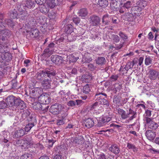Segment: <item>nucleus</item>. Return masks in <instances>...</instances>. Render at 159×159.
I'll use <instances>...</instances> for the list:
<instances>
[{
  "mask_svg": "<svg viewBox=\"0 0 159 159\" xmlns=\"http://www.w3.org/2000/svg\"><path fill=\"white\" fill-rule=\"evenodd\" d=\"M51 61L57 65H60L62 62L63 58L58 55H52L51 57Z\"/></svg>",
  "mask_w": 159,
  "mask_h": 159,
  "instance_id": "12",
  "label": "nucleus"
},
{
  "mask_svg": "<svg viewBox=\"0 0 159 159\" xmlns=\"http://www.w3.org/2000/svg\"><path fill=\"white\" fill-rule=\"evenodd\" d=\"M73 21L76 24H77L80 22V20L78 17H74L73 19Z\"/></svg>",
  "mask_w": 159,
  "mask_h": 159,
  "instance_id": "59",
  "label": "nucleus"
},
{
  "mask_svg": "<svg viewBox=\"0 0 159 159\" xmlns=\"http://www.w3.org/2000/svg\"><path fill=\"white\" fill-rule=\"evenodd\" d=\"M147 139L150 140H153L156 136V134L151 130L147 131L145 133Z\"/></svg>",
  "mask_w": 159,
  "mask_h": 159,
  "instance_id": "16",
  "label": "nucleus"
},
{
  "mask_svg": "<svg viewBox=\"0 0 159 159\" xmlns=\"http://www.w3.org/2000/svg\"><path fill=\"white\" fill-rule=\"evenodd\" d=\"M137 9L138 10L143 9L147 5L146 1L143 0H139L137 3Z\"/></svg>",
  "mask_w": 159,
  "mask_h": 159,
  "instance_id": "20",
  "label": "nucleus"
},
{
  "mask_svg": "<svg viewBox=\"0 0 159 159\" xmlns=\"http://www.w3.org/2000/svg\"><path fill=\"white\" fill-rule=\"evenodd\" d=\"M151 115V111L147 109L145 111V113L143 115V120L144 122H146V120H145V118H150V117Z\"/></svg>",
  "mask_w": 159,
  "mask_h": 159,
  "instance_id": "33",
  "label": "nucleus"
},
{
  "mask_svg": "<svg viewBox=\"0 0 159 159\" xmlns=\"http://www.w3.org/2000/svg\"><path fill=\"white\" fill-rule=\"evenodd\" d=\"M25 132L23 129L19 128L12 133V137L15 139L20 137L24 135Z\"/></svg>",
  "mask_w": 159,
  "mask_h": 159,
  "instance_id": "9",
  "label": "nucleus"
},
{
  "mask_svg": "<svg viewBox=\"0 0 159 159\" xmlns=\"http://www.w3.org/2000/svg\"><path fill=\"white\" fill-rule=\"evenodd\" d=\"M111 39L113 40L114 43H117L119 42L120 39L118 35L113 34L111 36Z\"/></svg>",
  "mask_w": 159,
  "mask_h": 159,
  "instance_id": "42",
  "label": "nucleus"
},
{
  "mask_svg": "<svg viewBox=\"0 0 159 159\" xmlns=\"http://www.w3.org/2000/svg\"><path fill=\"white\" fill-rule=\"evenodd\" d=\"M152 59L150 57H146L145 60V64L146 65L148 66L151 64L152 62Z\"/></svg>",
  "mask_w": 159,
  "mask_h": 159,
  "instance_id": "38",
  "label": "nucleus"
},
{
  "mask_svg": "<svg viewBox=\"0 0 159 159\" xmlns=\"http://www.w3.org/2000/svg\"><path fill=\"white\" fill-rule=\"evenodd\" d=\"M48 16L51 19H54L57 16V14L54 11H51L48 12Z\"/></svg>",
  "mask_w": 159,
  "mask_h": 159,
  "instance_id": "39",
  "label": "nucleus"
},
{
  "mask_svg": "<svg viewBox=\"0 0 159 159\" xmlns=\"http://www.w3.org/2000/svg\"><path fill=\"white\" fill-rule=\"evenodd\" d=\"M67 105L68 106L74 107L75 105L76 102L73 100H70L68 102Z\"/></svg>",
  "mask_w": 159,
  "mask_h": 159,
  "instance_id": "55",
  "label": "nucleus"
},
{
  "mask_svg": "<svg viewBox=\"0 0 159 159\" xmlns=\"http://www.w3.org/2000/svg\"><path fill=\"white\" fill-rule=\"evenodd\" d=\"M105 59L103 57H99L96 60V63L98 65H102L105 64Z\"/></svg>",
  "mask_w": 159,
  "mask_h": 159,
  "instance_id": "25",
  "label": "nucleus"
},
{
  "mask_svg": "<svg viewBox=\"0 0 159 159\" xmlns=\"http://www.w3.org/2000/svg\"><path fill=\"white\" fill-rule=\"evenodd\" d=\"M62 157L60 154H56L54 157L53 159H62Z\"/></svg>",
  "mask_w": 159,
  "mask_h": 159,
  "instance_id": "64",
  "label": "nucleus"
},
{
  "mask_svg": "<svg viewBox=\"0 0 159 159\" xmlns=\"http://www.w3.org/2000/svg\"><path fill=\"white\" fill-rule=\"evenodd\" d=\"M98 4L102 7H105L107 6L108 3L106 0H98Z\"/></svg>",
  "mask_w": 159,
  "mask_h": 159,
  "instance_id": "27",
  "label": "nucleus"
},
{
  "mask_svg": "<svg viewBox=\"0 0 159 159\" xmlns=\"http://www.w3.org/2000/svg\"><path fill=\"white\" fill-rule=\"evenodd\" d=\"M90 109L96 114L100 113L103 109V107L100 105V102H96L91 105Z\"/></svg>",
  "mask_w": 159,
  "mask_h": 159,
  "instance_id": "3",
  "label": "nucleus"
},
{
  "mask_svg": "<svg viewBox=\"0 0 159 159\" xmlns=\"http://www.w3.org/2000/svg\"><path fill=\"white\" fill-rule=\"evenodd\" d=\"M19 99V98L11 95L7 97L6 101L9 107H16V105H17Z\"/></svg>",
  "mask_w": 159,
  "mask_h": 159,
  "instance_id": "4",
  "label": "nucleus"
},
{
  "mask_svg": "<svg viewBox=\"0 0 159 159\" xmlns=\"http://www.w3.org/2000/svg\"><path fill=\"white\" fill-rule=\"evenodd\" d=\"M31 155L29 153L25 154L22 155L20 157V159H30Z\"/></svg>",
  "mask_w": 159,
  "mask_h": 159,
  "instance_id": "46",
  "label": "nucleus"
},
{
  "mask_svg": "<svg viewBox=\"0 0 159 159\" xmlns=\"http://www.w3.org/2000/svg\"><path fill=\"white\" fill-rule=\"evenodd\" d=\"M77 13L78 15L82 18L85 17L88 13L87 11H79Z\"/></svg>",
  "mask_w": 159,
  "mask_h": 159,
  "instance_id": "37",
  "label": "nucleus"
},
{
  "mask_svg": "<svg viewBox=\"0 0 159 159\" xmlns=\"http://www.w3.org/2000/svg\"><path fill=\"white\" fill-rule=\"evenodd\" d=\"M55 141H54L53 139H49L48 140V146L49 147H52L53 145V144L55 143Z\"/></svg>",
  "mask_w": 159,
  "mask_h": 159,
  "instance_id": "56",
  "label": "nucleus"
},
{
  "mask_svg": "<svg viewBox=\"0 0 159 159\" xmlns=\"http://www.w3.org/2000/svg\"><path fill=\"white\" fill-rule=\"evenodd\" d=\"M99 102H100V104L104 105L105 107H107L109 106V102L107 99L103 98Z\"/></svg>",
  "mask_w": 159,
  "mask_h": 159,
  "instance_id": "40",
  "label": "nucleus"
},
{
  "mask_svg": "<svg viewBox=\"0 0 159 159\" xmlns=\"http://www.w3.org/2000/svg\"><path fill=\"white\" fill-rule=\"evenodd\" d=\"M113 102L114 103H115L116 104H117L120 102V100L118 98L116 97L113 99Z\"/></svg>",
  "mask_w": 159,
  "mask_h": 159,
  "instance_id": "61",
  "label": "nucleus"
},
{
  "mask_svg": "<svg viewBox=\"0 0 159 159\" xmlns=\"http://www.w3.org/2000/svg\"><path fill=\"white\" fill-rule=\"evenodd\" d=\"M135 64L134 61H133L132 62L129 61L127 63L125 67V70L127 71L129 69H130Z\"/></svg>",
  "mask_w": 159,
  "mask_h": 159,
  "instance_id": "26",
  "label": "nucleus"
},
{
  "mask_svg": "<svg viewBox=\"0 0 159 159\" xmlns=\"http://www.w3.org/2000/svg\"><path fill=\"white\" fill-rule=\"evenodd\" d=\"M16 107H18L20 110L24 109L26 107V104L24 101L21 100L20 98L18 100V102L17 103V105H16Z\"/></svg>",
  "mask_w": 159,
  "mask_h": 159,
  "instance_id": "21",
  "label": "nucleus"
},
{
  "mask_svg": "<svg viewBox=\"0 0 159 159\" xmlns=\"http://www.w3.org/2000/svg\"><path fill=\"white\" fill-rule=\"evenodd\" d=\"M127 144V147L129 149H132L134 152H136L137 151V148L134 144L130 143H128Z\"/></svg>",
  "mask_w": 159,
  "mask_h": 159,
  "instance_id": "32",
  "label": "nucleus"
},
{
  "mask_svg": "<svg viewBox=\"0 0 159 159\" xmlns=\"http://www.w3.org/2000/svg\"><path fill=\"white\" fill-rule=\"evenodd\" d=\"M145 120H146V122H145L149 128L156 129L158 127V125L155 122L152 121V118H145Z\"/></svg>",
  "mask_w": 159,
  "mask_h": 159,
  "instance_id": "7",
  "label": "nucleus"
},
{
  "mask_svg": "<svg viewBox=\"0 0 159 159\" xmlns=\"http://www.w3.org/2000/svg\"><path fill=\"white\" fill-rule=\"evenodd\" d=\"M98 159H106L105 154L103 153H100L98 155Z\"/></svg>",
  "mask_w": 159,
  "mask_h": 159,
  "instance_id": "53",
  "label": "nucleus"
},
{
  "mask_svg": "<svg viewBox=\"0 0 159 159\" xmlns=\"http://www.w3.org/2000/svg\"><path fill=\"white\" fill-rule=\"evenodd\" d=\"M64 118L62 117L61 119H58L57 120V124L58 125H63L65 123Z\"/></svg>",
  "mask_w": 159,
  "mask_h": 159,
  "instance_id": "44",
  "label": "nucleus"
},
{
  "mask_svg": "<svg viewBox=\"0 0 159 159\" xmlns=\"http://www.w3.org/2000/svg\"><path fill=\"white\" fill-rule=\"evenodd\" d=\"M33 143L30 140L27 141V140L20 139L16 140L14 142L13 144L16 146H20L22 149H24L30 147L33 144Z\"/></svg>",
  "mask_w": 159,
  "mask_h": 159,
  "instance_id": "2",
  "label": "nucleus"
},
{
  "mask_svg": "<svg viewBox=\"0 0 159 159\" xmlns=\"http://www.w3.org/2000/svg\"><path fill=\"white\" fill-rule=\"evenodd\" d=\"M89 23L92 26H97L98 25L100 22V19L98 16L93 15L89 18Z\"/></svg>",
  "mask_w": 159,
  "mask_h": 159,
  "instance_id": "8",
  "label": "nucleus"
},
{
  "mask_svg": "<svg viewBox=\"0 0 159 159\" xmlns=\"http://www.w3.org/2000/svg\"><path fill=\"white\" fill-rule=\"evenodd\" d=\"M42 89L40 88H35L32 90L30 93V96L34 98H39L41 97L42 94L43 93Z\"/></svg>",
  "mask_w": 159,
  "mask_h": 159,
  "instance_id": "5",
  "label": "nucleus"
},
{
  "mask_svg": "<svg viewBox=\"0 0 159 159\" xmlns=\"http://www.w3.org/2000/svg\"><path fill=\"white\" fill-rule=\"evenodd\" d=\"M89 55V54L88 53L84 54V55L83 56L82 60L83 63H89L92 61V59L88 56Z\"/></svg>",
  "mask_w": 159,
  "mask_h": 159,
  "instance_id": "23",
  "label": "nucleus"
},
{
  "mask_svg": "<svg viewBox=\"0 0 159 159\" xmlns=\"http://www.w3.org/2000/svg\"><path fill=\"white\" fill-rule=\"evenodd\" d=\"M32 122L28 123L27 125H26L25 126V131H29L34 125V123H36V120L35 118H32Z\"/></svg>",
  "mask_w": 159,
  "mask_h": 159,
  "instance_id": "17",
  "label": "nucleus"
},
{
  "mask_svg": "<svg viewBox=\"0 0 159 159\" xmlns=\"http://www.w3.org/2000/svg\"><path fill=\"white\" fill-rule=\"evenodd\" d=\"M118 113L121 116L122 119H125L128 118V115L127 114L125 111L122 109L119 108L117 109Z\"/></svg>",
  "mask_w": 159,
  "mask_h": 159,
  "instance_id": "18",
  "label": "nucleus"
},
{
  "mask_svg": "<svg viewBox=\"0 0 159 159\" xmlns=\"http://www.w3.org/2000/svg\"><path fill=\"white\" fill-rule=\"evenodd\" d=\"M34 19L33 18H29V19L27 20L25 22V25L28 27H31L34 26Z\"/></svg>",
  "mask_w": 159,
  "mask_h": 159,
  "instance_id": "24",
  "label": "nucleus"
},
{
  "mask_svg": "<svg viewBox=\"0 0 159 159\" xmlns=\"http://www.w3.org/2000/svg\"><path fill=\"white\" fill-rule=\"evenodd\" d=\"M53 52V50L51 49L48 48L44 49L43 54H44L45 56H46L49 57L52 54Z\"/></svg>",
  "mask_w": 159,
  "mask_h": 159,
  "instance_id": "31",
  "label": "nucleus"
},
{
  "mask_svg": "<svg viewBox=\"0 0 159 159\" xmlns=\"http://www.w3.org/2000/svg\"><path fill=\"white\" fill-rule=\"evenodd\" d=\"M62 0H51L46 3L45 7L48 9H52L56 6V4H59Z\"/></svg>",
  "mask_w": 159,
  "mask_h": 159,
  "instance_id": "10",
  "label": "nucleus"
},
{
  "mask_svg": "<svg viewBox=\"0 0 159 159\" xmlns=\"http://www.w3.org/2000/svg\"><path fill=\"white\" fill-rule=\"evenodd\" d=\"M109 150L115 154H117L120 152L119 147L116 144H113L109 148Z\"/></svg>",
  "mask_w": 159,
  "mask_h": 159,
  "instance_id": "15",
  "label": "nucleus"
},
{
  "mask_svg": "<svg viewBox=\"0 0 159 159\" xmlns=\"http://www.w3.org/2000/svg\"><path fill=\"white\" fill-rule=\"evenodd\" d=\"M119 35L123 40H125L127 39V36L122 32H120Z\"/></svg>",
  "mask_w": 159,
  "mask_h": 159,
  "instance_id": "52",
  "label": "nucleus"
},
{
  "mask_svg": "<svg viewBox=\"0 0 159 159\" xmlns=\"http://www.w3.org/2000/svg\"><path fill=\"white\" fill-rule=\"evenodd\" d=\"M8 47L7 46L0 44V52L2 54H6L7 53Z\"/></svg>",
  "mask_w": 159,
  "mask_h": 159,
  "instance_id": "29",
  "label": "nucleus"
},
{
  "mask_svg": "<svg viewBox=\"0 0 159 159\" xmlns=\"http://www.w3.org/2000/svg\"><path fill=\"white\" fill-rule=\"evenodd\" d=\"M64 28V31L67 34H70L73 31V26L70 24L65 26Z\"/></svg>",
  "mask_w": 159,
  "mask_h": 159,
  "instance_id": "22",
  "label": "nucleus"
},
{
  "mask_svg": "<svg viewBox=\"0 0 159 159\" xmlns=\"http://www.w3.org/2000/svg\"><path fill=\"white\" fill-rule=\"evenodd\" d=\"M132 4L130 1H128L126 3H124L123 5L121 7H123V9H129L131 7Z\"/></svg>",
  "mask_w": 159,
  "mask_h": 159,
  "instance_id": "35",
  "label": "nucleus"
},
{
  "mask_svg": "<svg viewBox=\"0 0 159 159\" xmlns=\"http://www.w3.org/2000/svg\"><path fill=\"white\" fill-rule=\"evenodd\" d=\"M39 33V31L37 29H31L30 34L34 36L35 38L38 36Z\"/></svg>",
  "mask_w": 159,
  "mask_h": 159,
  "instance_id": "28",
  "label": "nucleus"
},
{
  "mask_svg": "<svg viewBox=\"0 0 159 159\" xmlns=\"http://www.w3.org/2000/svg\"><path fill=\"white\" fill-rule=\"evenodd\" d=\"M1 35H3L7 36L9 34V31L7 30H5L1 31Z\"/></svg>",
  "mask_w": 159,
  "mask_h": 159,
  "instance_id": "47",
  "label": "nucleus"
},
{
  "mask_svg": "<svg viewBox=\"0 0 159 159\" xmlns=\"http://www.w3.org/2000/svg\"><path fill=\"white\" fill-rule=\"evenodd\" d=\"M71 57H70V61L71 62H74L76 61L78 59V57H73L72 56H71Z\"/></svg>",
  "mask_w": 159,
  "mask_h": 159,
  "instance_id": "63",
  "label": "nucleus"
},
{
  "mask_svg": "<svg viewBox=\"0 0 159 159\" xmlns=\"http://www.w3.org/2000/svg\"><path fill=\"white\" fill-rule=\"evenodd\" d=\"M5 22L9 25H10L11 26L13 25V23L12 20L10 19L6 20Z\"/></svg>",
  "mask_w": 159,
  "mask_h": 159,
  "instance_id": "60",
  "label": "nucleus"
},
{
  "mask_svg": "<svg viewBox=\"0 0 159 159\" xmlns=\"http://www.w3.org/2000/svg\"><path fill=\"white\" fill-rule=\"evenodd\" d=\"M94 120L91 118H88L85 121V126L88 128L92 127L94 125Z\"/></svg>",
  "mask_w": 159,
  "mask_h": 159,
  "instance_id": "19",
  "label": "nucleus"
},
{
  "mask_svg": "<svg viewBox=\"0 0 159 159\" xmlns=\"http://www.w3.org/2000/svg\"><path fill=\"white\" fill-rule=\"evenodd\" d=\"M56 75L55 72L54 71L50 70H42L38 72L35 75V78L37 81H43L44 80V77L47 76L49 78H51Z\"/></svg>",
  "mask_w": 159,
  "mask_h": 159,
  "instance_id": "1",
  "label": "nucleus"
},
{
  "mask_svg": "<svg viewBox=\"0 0 159 159\" xmlns=\"http://www.w3.org/2000/svg\"><path fill=\"white\" fill-rule=\"evenodd\" d=\"M74 142L76 143L80 144L84 142V139L82 137H80V138H76L75 139H72Z\"/></svg>",
  "mask_w": 159,
  "mask_h": 159,
  "instance_id": "34",
  "label": "nucleus"
},
{
  "mask_svg": "<svg viewBox=\"0 0 159 159\" xmlns=\"http://www.w3.org/2000/svg\"><path fill=\"white\" fill-rule=\"evenodd\" d=\"M7 105L4 101L0 102V109H4L7 108Z\"/></svg>",
  "mask_w": 159,
  "mask_h": 159,
  "instance_id": "45",
  "label": "nucleus"
},
{
  "mask_svg": "<svg viewBox=\"0 0 159 159\" xmlns=\"http://www.w3.org/2000/svg\"><path fill=\"white\" fill-rule=\"evenodd\" d=\"M33 142V144L31 145V146L30 147H31L33 145H34V148H39L40 149H42L43 148V145L41 144V143H37L36 144H34V142L32 141Z\"/></svg>",
  "mask_w": 159,
  "mask_h": 159,
  "instance_id": "49",
  "label": "nucleus"
},
{
  "mask_svg": "<svg viewBox=\"0 0 159 159\" xmlns=\"http://www.w3.org/2000/svg\"><path fill=\"white\" fill-rule=\"evenodd\" d=\"M62 108V106L61 104H55L51 106L50 108V111L52 114L57 115L60 113Z\"/></svg>",
  "mask_w": 159,
  "mask_h": 159,
  "instance_id": "6",
  "label": "nucleus"
},
{
  "mask_svg": "<svg viewBox=\"0 0 159 159\" xmlns=\"http://www.w3.org/2000/svg\"><path fill=\"white\" fill-rule=\"evenodd\" d=\"M41 97L42 99L45 100V104H48L50 102L51 99L49 98L46 97L44 95L43 96H41ZM43 102V103H44V101Z\"/></svg>",
  "mask_w": 159,
  "mask_h": 159,
  "instance_id": "43",
  "label": "nucleus"
},
{
  "mask_svg": "<svg viewBox=\"0 0 159 159\" xmlns=\"http://www.w3.org/2000/svg\"><path fill=\"white\" fill-rule=\"evenodd\" d=\"M46 0H35L36 3L40 5L43 4L46 1Z\"/></svg>",
  "mask_w": 159,
  "mask_h": 159,
  "instance_id": "57",
  "label": "nucleus"
},
{
  "mask_svg": "<svg viewBox=\"0 0 159 159\" xmlns=\"http://www.w3.org/2000/svg\"><path fill=\"white\" fill-rule=\"evenodd\" d=\"M111 120V118L108 116H105L102 118V120L105 123L108 122Z\"/></svg>",
  "mask_w": 159,
  "mask_h": 159,
  "instance_id": "50",
  "label": "nucleus"
},
{
  "mask_svg": "<svg viewBox=\"0 0 159 159\" xmlns=\"http://www.w3.org/2000/svg\"><path fill=\"white\" fill-rule=\"evenodd\" d=\"M118 77V76L117 75H113L111 76V80L113 81H115L116 80Z\"/></svg>",
  "mask_w": 159,
  "mask_h": 159,
  "instance_id": "58",
  "label": "nucleus"
},
{
  "mask_svg": "<svg viewBox=\"0 0 159 159\" xmlns=\"http://www.w3.org/2000/svg\"><path fill=\"white\" fill-rule=\"evenodd\" d=\"M66 93L65 90H61L59 92V94L61 97H64L66 94Z\"/></svg>",
  "mask_w": 159,
  "mask_h": 159,
  "instance_id": "62",
  "label": "nucleus"
},
{
  "mask_svg": "<svg viewBox=\"0 0 159 159\" xmlns=\"http://www.w3.org/2000/svg\"><path fill=\"white\" fill-rule=\"evenodd\" d=\"M51 82V80L44 79L41 82V84L43 89H47L50 88Z\"/></svg>",
  "mask_w": 159,
  "mask_h": 159,
  "instance_id": "14",
  "label": "nucleus"
},
{
  "mask_svg": "<svg viewBox=\"0 0 159 159\" xmlns=\"http://www.w3.org/2000/svg\"><path fill=\"white\" fill-rule=\"evenodd\" d=\"M159 72L156 70L151 69L150 70L147 74L148 77L152 80H155L158 77Z\"/></svg>",
  "mask_w": 159,
  "mask_h": 159,
  "instance_id": "11",
  "label": "nucleus"
},
{
  "mask_svg": "<svg viewBox=\"0 0 159 159\" xmlns=\"http://www.w3.org/2000/svg\"><path fill=\"white\" fill-rule=\"evenodd\" d=\"M102 22L105 25L108 24L109 21L108 14H106L103 16L102 18Z\"/></svg>",
  "mask_w": 159,
  "mask_h": 159,
  "instance_id": "36",
  "label": "nucleus"
},
{
  "mask_svg": "<svg viewBox=\"0 0 159 159\" xmlns=\"http://www.w3.org/2000/svg\"><path fill=\"white\" fill-rule=\"evenodd\" d=\"M113 1L112 4H111V6L113 9H115L116 10H118L119 7H122L121 0H112Z\"/></svg>",
  "mask_w": 159,
  "mask_h": 159,
  "instance_id": "13",
  "label": "nucleus"
},
{
  "mask_svg": "<svg viewBox=\"0 0 159 159\" xmlns=\"http://www.w3.org/2000/svg\"><path fill=\"white\" fill-rule=\"evenodd\" d=\"M90 91V89L89 84H86L83 87V92L84 93L86 94L88 93Z\"/></svg>",
  "mask_w": 159,
  "mask_h": 159,
  "instance_id": "41",
  "label": "nucleus"
},
{
  "mask_svg": "<svg viewBox=\"0 0 159 159\" xmlns=\"http://www.w3.org/2000/svg\"><path fill=\"white\" fill-rule=\"evenodd\" d=\"M33 2L31 1H27L26 3V6L29 8H31L33 5Z\"/></svg>",
  "mask_w": 159,
  "mask_h": 159,
  "instance_id": "48",
  "label": "nucleus"
},
{
  "mask_svg": "<svg viewBox=\"0 0 159 159\" xmlns=\"http://www.w3.org/2000/svg\"><path fill=\"white\" fill-rule=\"evenodd\" d=\"M122 87V84L121 83H116L114 85V89L113 90V92L115 93L117 91H119L121 89Z\"/></svg>",
  "mask_w": 159,
  "mask_h": 159,
  "instance_id": "30",
  "label": "nucleus"
},
{
  "mask_svg": "<svg viewBox=\"0 0 159 159\" xmlns=\"http://www.w3.org/2000/svg\"><path fill=\"white\" fill-rule=\"evenodd\" d=\"M8 132L6 131H3L1 132L0 134V135L1 137L3 138H7V134Z\"/></svg>",
  "mask_w": 159,
  "mask_h": 159,
  "instance_id": "51",
  "label": "nucleus"
},
{
  "mask_svg": "<svg viewBox=\"0 0 159 159\" xmlns=\"http://www.w3.org/2000/svg\"><path fill=\"white\" fill-rule=\"evenodd\" d=\"M98 123L97 124L98 126H102L104 125L105 123L102 120V118L98 120Z\"/></svg>",
  "mask_w": 159,
  "mask_h": 159,
  "instance_id": "54",
  "label": "nucleus"
}]
</instances>
